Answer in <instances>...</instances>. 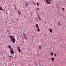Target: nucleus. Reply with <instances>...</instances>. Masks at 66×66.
<instances>
[{
  "mask_svg": "<svg viewBox=\"0 0 66 66\" xmlns=\"http://www.w3.org/2000/svg\"><path fill=\"white\" fill-rule=\"evenodd\" d=\"M8 47H9V49H10V48L11 49V48H12V47H11V45H9Z\"/></svg>",
  "mask_w": 66,
  "mask_h": 66,
  "instance_id": "nucleus-13",
  "label": "nucleus"
},
{
  "mask_svg": "<svg viewBox=\"0 0 66 66\" xmlns=\"http://www.w3.org/2000/svg\"><path fill=\"white\" fill-rule=\"evenodd\" d=\"M58 24L59 26H60V22H58Z\"/></svg>",
  "mask_w": 66,
  "mask_h": 66,
  "instance_id": "nucleus-17",
  "label": "nucleus"
},
{
  "mask_svg": "<svg viewBox=\"0 0 66 66\" xmlns=\"http://www.w3.org/2000/svg\"><path fill=\"white\" fill-rule=\"evenodd\" d=\"M39 9V8H37V11H38V10Z\"/></svg>",
  "mask_w": 66,
  "mask_h": 66,
  "instance_id": "nucleus-20",
  "label": "nucleus"
},
{
  "mask_svg": "<svg viewBox=\"0 0 66 66\" xmlns=\"http://www.w3.org/2000/svg\"><path fill=\"white\" fill-rule=\"evenodd\" d=\"M46 1L47 4H51L50 1H51V0H46Z\"/></svg>",
  "mask_w": 66,
  "mask_h": 66,
  "instance_id": "nucleus-3",
  "label": "nucleus"
},
{
  "mask_svg": "<svg viewBox=\"0 0 66 66\" xmlns=\"http://www.w3.org/2000/svg\"><path fill=\"white\" fill-rule=\"evenodd\" d=\"M58 7H57V8H58Z\"/></svg>",
  "mask_w": 66,
  "mask_h": 66,
  "instance_id": "nucleus-25",
  "label": "nucleus"
},
{
  "mask_svg": "<svg viewBox=\"0 0 66 66\" xmlns=\"http://www.w3.org/2000/svg\"><path fill=\"white\" fill-rule=\"evenodd\" d=\"M28 5V4H26V5H25V6H27V5Z\"/></svg>",
  "mask_w": 66,
  "mask_h": 66,
  "instance_id": "nucleus-18",
  "label": "nucleus"
},
{
  "mask_svg": "<svg viewBox=\"0 0 66 66\" xmlns=\"http://www.w3.org/2000/svg\"><path fill=\"white\" fill-rule=\"evenodd\" d=\"M11 56H10V57H11Z\"/></svg>",
  "mask_w": 66,
  "mask_h": 66,
  "instance_id": "nucleus-23",
  "label": "nucleus"
},
{
  "mask_svg": "<svg viewBox=\"0 0 66 66\" xmlns=\"http://www.w3.org/2000/svg\"><path fill=\"white\" fill-rule=\"evenodd\" d=\"M38 19H39V20H42V19H41V18H40L39 17H39L38 18Z\"/></svg>",
  "mask_w": 66,
  "mask_h": 66,
  "instance_id": "nucleus-7",
  "label": "nucleus"
},
{
  "mask_svg": "<svg viewBox=\"0 0 66 66\" xmlns=\"http://www.w3.org/2000/svg\"><path fill=\"white\" fill-rule=\"evenodd\" d=\"M10 38L11 40V41L12 42H13V43H15V41H16V40H15V38H14L13 36H10Z\"/></svg>",
  "mask_w": 66,
  "mask_h": 66,
  "instance_id": "nucleus-1",
  "label": "nucleus"
},
{
  "mask_svg": "<svg viewBox=\"0 0 66 66\" xmlns=\"http://www.w3.org/2000/svg\"><path fill=\"white\" fill-rule=\"evenodd\" d=\"M23 34H24V35H25V34H24L23 32Z\"/></svg>",
  "mask_w": 66,
  "mask_h": 66,
  "instance_id": "nucleus-22",
  "label": "nucleus"
},
{
  "mask_svg": "<svg viewBox=\"0 0 66 66\" xmlns=\"http://www.w3.org/2000/svg\"><path fill=\"white\" fill-rule=\"evenodd\" d=\"M38 28V29H37V30L38 31V32H39V31H40V29H39V27Z\"/></svg>",
  "mask_w": 66,
  "mask_h": 66,
  "instance_id": "nucleus-6",
  "label": "nucleus"
},
{
  "mask_svg": "<svg viewBox=\"0 0 66 66\" xmlns=\"http://www.w3.org/2000/svg\"><path fill=\"white\" fill-rule=\"evenodd\" d=\"M39 49H41V46L40 45L39 46Z\"/></svg>",
  "mask_w": 66,
  "mask_h": 66,
  "instance_id": "nucleus-16",
  "label": "nucleus"
},
{
  "mask_svg": "<svg viewBox=\"0 0 66 66\" xmlns=\"http://www.w3.org/2000/svg\"><path fill=\"white\" fill-rule=\"evenodd\" d=\"M36 27L37 28H38V24H37L36 25Z\"/></svg>",
  "mask_w": 66,
  "mask_h": 66,
  "instance_id": "nucleus-10",
  "label": "nucleus"
},
{
  "mask_svg": "<svg viewBox=\"0 0 66 66\" xmlns=\"http://www.w3.org/2000/svg\"><path fill=\"white\" fill-rule=\"evenodd\" d=\"M18 50L19 52H21V51L20 50V48L19 47H18Z\"/></svg>",
  "mask_w": 66,
  "mask_h": 66,
  "instance_id": "nucleus-4",
  "label": "nucleus"
},
{
  "mask_svg": "<svg viewBox=\"0 0 66 66\" xmlns=\"http://www.w3.org/2000/svg\"><path fill=\"white\" fill-rule=\"evenodd\" d=\"M50 31L51 33H52V29H50Z\"/></svg>",
  "mask_w": 66,
  "mask_h": 66,
  "instance_id": "nucleus-9",
  "label": "nucleus"
},
{
  "mask_svg": "<svg viewBox=\"0 0 66 66\" xmlns=\"http://www.w3.org/2000/svg\"><path fill=\"white\" fill-rule=\"evenodd\" d=\"M25 38L26 39H27L28 38H27V37H26V36L25 35L24 36Z\"/></svg>",
  "mask_w": 66,
  "mask_h": 66,
  "instance_id": "nucleus-15",
  "label": "nucleus"
},
{
  "mask_svg": "<svg viewBox=\"0 0 66 66\" xmlns=\"http://www.w3.org/2000/svg\"><path fill=\"white\" fill-rule=\"evenodd\" d=\"M36 4L38 6H39V4H38V3L37 2L36 3Z\"/></svg>",
  "mask_w": 66,
  "mask_h": 66,
  "instance_id": "nucleus-14",
  "label": "nucleus"
},
{
  "mask_svg": "<svg viewBox=\"0 0 66 66\" xmlns=\"http://www.w3.org/2000/svg\"><path fill=\"white\" fill-rule=\"evenodd\" d=\"M58 7H57V8H58Z\"/></svg>",
  "mask_w": 66,
  "mask_h": 66,
  "instance_id": "nucleus-24",
  "label": "nucleus"
},
{
  "mask_svg": "<svg viewBox=\"0 0 66 66\" xmlns=\"http://www.w3.org/2000/svg\"><path fill=\"white\" fill-rule=\"evenodd\" d=\"M0 10H2V11H3V9H2V7H1Z\"/></svg>",
  "mask_w": 66,
  "mask_h": 66,
  "instance_id": "nucleus-11",
  "label": "nucleus"
},
{
  "mask_svg": "<svg viewBox=\"0 0 66 66\" xmlns=\"http://www.w3.org/2000/svg\"><path fill=\"white\" fill-rule=\"evenodd\" d=\"M51 55H52H52H53V52H51Z\"/></svg>",
  "mask_w": 66,
  "mask_h": 66,
  "instance_id": "nucleus-8",
  "label": "nucleus"
},
{
  "mask_svg": "<svg viewBox=\"0 0 66 66\" xmlns=\"http://www.w3.org/2000/svg\"><path fill=\"white\" fill-rule=\"evenodd\" d=\"M18 14H19V15H20V13L19 12V10H18Z\"/></svg>",
  "mask_w": 66,
  "mask_h": 66,
  "instance_id": "nucleus-12",
  "label": "nucleus"
},
{
  "mask_svg": "<svg viewBox=\"0 0 66 66\" xmlns=\"http://www.w3.org/2000/svg\"><path fill=\"white\" fill-rule=\"evenodd\" d=\"M51 60L52 61H53V62H54V59L53 57L51 58Z\"/></svg>",
  "mask_w": 66,
  "mask_h": 66,
  "instance_id": "nucleus-5",
  "label": "nucleus"
},
{
  "mask_svg": "<svg viewBox=\"0 0 66 66\" xmlns=\"http://www.w3.org/2000/svg\"><path fill=\"white\" fill-rule=\"evenodd\" d=\"M54 56H56V54H54Z\"/></svg>",
  "mask_w": 66,
  "mask_h": 66,
  "instance_id": "nucleus-21",
  "label": "nucleus"
},
{
  "mask_svg": "<svg viewBox=\"0 0 66 66\" xmlns=\"http://www.w3.org/2000/svg\"><path fill=\"white\" fill-rule=\"evenodd\" d=\"M10 53H11V54H14V53H15L14 51L13 50V48H11V50H10Z\"/></svg>",
  "mask_w": 66,
  "mask_h": 66,
  "instance_id": "nucleus-2",
  "label": "nucleus"
},
{
  "mask_svg": "<svg viewBox=\"0 0 66 66\" xmlns=\"http://www.w3.org/2000/svg\"><path fill=\"white\" fill-rule=\"evenodd\" d=\"M62 10H63V11H64V8L63 7L62 8Z\"/></svg>",
  "mask_w": 66,
  "mask_h": 66,
  "instance_id": "nucleus-19",
  "label": "nucleus"
}]
</instances>
